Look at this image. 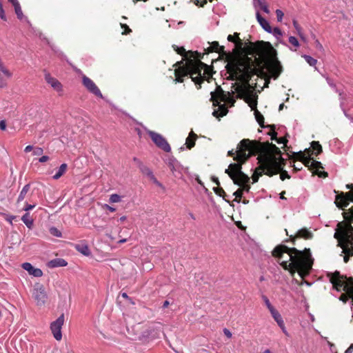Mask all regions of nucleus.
<instances>
[{
	"label": "nucleus",
	"instance_id": "nucleus-1",
	"mask_svg": "<svg viewBox=\"0 0 353 353\" xmlns=\"http://www.w3.org/2000/svg\"><path fill=\"white\" fill-rule=\"evenodd\" d=\"M246 56L234 59L227 63V72L237 74L239 80L248 83L256 75L267 82L270 78L276 79L282 71V66L276 57V51L270 42L258 41L250 42L244 48Z\"/></svg>",
	"mask_w": 353,
	"mask_h": 353
},
{
	"label": "nucleus",
	"instance_id": "nucleus-2",
	"mask_svg": "<svg viewBox=\"0 0 353 353\" xmlns=\"http://www.w3.org/2000/svg\"><path fill=\"white\" fill-rule=\"evenodd\" d=\"M172 48L177 54L186 60L185 64L183 61H178L174 65L177 66L174 70V81L183 83L184 77L190 76L197 89H200L204 80L209 81L212 77L210 66L201 61L203 58V54L198 52H187L183 47H178L176 45H172Z\"/></svg>",
	"mask_w": 353,
	"mask_h": 353
},
{
	"label": "nucleus",
	"instance_id": "nucleus-3",
	"mask_svg": "<svg viewBox=\"0 0 353 353\" xmlns=\"http://www.w3.org/2000/svg\"><path fill=\"white\" fill-rule=\"evenodd\" d=\"M262 145V142L249 139H242L237 145L236 156L234 160L236 163H230L225 173L228 174L235 185H241L243 183H249L250 177L242 172V165L250 157L257 154L259 152H264L265 150Z\"/></svg>",
	"mask_w": 353,
	"mask_h": 353
},
{
	"label": "nucleus",
	"instance_id": "nucleus-4",
	"mask_svg": "<svg viewBox=\"0 0 353 353\" xmlns=\"http://www.w3.org/2000/svg\"><path fill=\"white\" fill-rule=\"evenodd\" d=\"M262 145L266 150L264 152L257 154L260 165L255 169L252 176V183H256L263 172L270 176L280 173L281 179L284 181L287 179V171L283 170L285 160L281 157L280 149L268 141L262 143Z\"/></svg>",
	"mask_w": 353,
	"mask_h": 353
},
{
	"label": "nucleus",
	"instance_id": "nucleus-5",
	"mask_svg": "<svg viewBox=\"0 0 353 353\" xmlns=\"http://www.w3.org/2000/svg\"><path fill=\"white\" fill-rule=\"evenodd\" d=\"M322 152V147L319 144V141H312L311 143V147L308 149H305L304 152H299L297 153L293 152L294 155H296V158L301 160L299 165H296L294 163L292 165L290 162V166L294 167L295 170H299L302 168L303 165L307 167L310 170L317 174L320 177H326L327 173L325 172H321L319 170L323 169V166L321 162L315 161L312 156L318 155Z\"/></svg>",
	"mask_w": 353,
	"mask_h": 353
},
{
	"label": "nucleus",
	"instance_id": "nucleus-6",
	"mask_svg": "<svg viewBox=\"0 0 353 353\" xmlns=\"http://www.w3.org/2000/svg\"><path fill=\"white\" fill-rule=\"evenodd\" d=\"M288 251L290 256L288 261H291L288 263V272L293 275L295 272H297L299 276L303 279L309 273L311 268L307 256L294 248H288Z\"/></svg>",
	"mask_w": 353,
	"mask_h": 353
},
{
	"label": "nucleus",
	"instance_id": "nucleus-7",
	"mask_svg": "<svg viewBox=\"0 0 353 353\" xmlns=\"http://www.w3.org/2000/svg\"><path fill=\"white\" fill-rule=\"evenodd\" d=\"M334 234L336 238L345 254L344 261L347 262L350 256H353V227L350 223H339Z\"/></svg>",
	"mask_w": 353,
	"mask_h": 353
},
{
	"label": "nucleus",
	"instance_id": "nucleus-8",
	"mask_svg": "<svg viewBox=\"0 0 353 353\" xmlns=\"http://www.w3.org/2000/svg\"><path fill=\"white\" fill-rule=\"evenodd\" d=\"M254 116L256 121L259 123V125L261 128H270V132L268 133L269 135L271 136L272 140H276L278 143H283V148L287 147V134H285L283 137H282L280 139H278L276 136L277 133L275 132V125H265L264 124V117L262 114L258 110H254Z\"/></svg>",
	"mask_w": 353,
	"mask_h": 353
},
{
	"label": "nucleus",
	"instance_id": "nucleus-9",
	"mask_svg": "<svg viewBox=\"0 0 353 353\" xmlns=\"http://www.w3.org/2000/svg\"><path fill=\"white\" fill-rule=\"evenodd\" d=\"M230 94V93L229 92H225L221 86L218 85L215 91L211 92L210 100L212 101L213 105L216 106L221 102H225V101H227Z\"/></svg>",
	"mask_w": 353,
	"mask_h": 353
},
{
	"label": "nucleus",
	"instance_id": "nucleus-10",
	"mask_svg": "<svg viewBox=\"0 0 353 353\" xmlns=\"http://www.w3.org/2000/svg\"><path fill=\"white\" fill-rule=\"evenodd\" d=\"M350 201L353 202V191L346 193L341 192L336 195L334 203L339 208L343 209L349 205Z\"/></svg>",
	"mask_w": 353,
	"mask_h": 353
},
{
	"label": "nucleus",
	"instance_id": "nucleus-11",
	"mask_svg": "<svg viewBox=\"0 0 353 353\" xmlns=\"http://www.w3.org/2000/svg\"><path fill=\"white\" fill-rule=\"evenodd\" d=\"M64 323V314H62L56 321H53L50 325V329L54 337L57 341L62 339L61 328Z\"/></svg>",
	"mask_w": 353,
	"mask_h": 353
},
{
	"label": "nucleus",
	"instance_id": "nucleus-12",
	"mask_svg": "<svg viewBox=\"0 0 353 353\" xmlns=\"http://www.w3.org/2000/svg\"><path fill=\"white\" fill-rule=\"evenodd\" d=\"M150 137L153 141V142L161 149L164 150L165 152H170L171 150V148L168 143V141L165 140L164 137H163L161 134L150 132Z\"/></svg>",
	"mask_w": 353,
	"mask_h": 353
},
{
	"label": "nucleus",
	"instance_id": "nucleus-13",
	"mask_svg": "<svg viewBox=\"0 0 353 353\" xmlns=\"http://www.w3.org/2000/svg\"><path fill=\"white\" fill-rule=\"evenodd\" d=\"M82 83L84 87L95 96L103 98V94L94 82L85 75L82 77Z\"/></svg>",
	"mask_w": 353,
	"mask_h": 353
},
{
	"label": "nucleus",
	"instance_id": "nucleus-14",
	"mask_svg": "<svg viewBox=\"0 0 353 353\" xmlns=\"http://www.w3.org/2000/svg\"><path fill=\"white\" fill-rule=\"evenodd\" d=\"M32 296L37 305L42 306L45 304L47 299V294L43 285H39L35 287L33 290Z\"/></svg>",
	"mask_w": 353,
	"mask_h": 353
},
{
	"label": "nucleus",
	"instance_id": "nucleus-15",
	"mask_svg": "<svg viewBox=\"0 0 353 353\" xmlns=\"http://www.w3.org/2000/svg\"><path fill=\"white\" fill-rule=\"evenodd\" d=\"M313 236L312 233L306 228H303L296 232L294 235H288V242L290 241L293 245L297 239L303 238L310 239Z\"/></svg>",
	"mask_w": 353,
	"mask_h": 353
},
{
	"label": "nucleus",
	"instance_id": "nucleus-16",
	"mask_svg": "<svg viewBox=\"0 0 353 353\" xmlns=\"http://www.w3.org/2000/svg\"><path fill=\"white\" fill-rule=\"evenodd\" d=\"M45 80L57 92H61L63 91L61 83L57 79L51 77L49 73L45 74Z\"/></svg>",
	"mask_w": 353,
	"mask_h": 353
},
{
	"label": "nucleus",
	"instance_id": "nucleus-17",
	"mask_svg": "<svg viewBox=\"0 0 353 353\" xmlns=\"http://www.w3.org/2000/svg\"><path fill=\"white\" fill-rule=\"evenodd\" d=\"M30 184H26V185L23 186L18 196L17 201V204L20 203V202L23 201L25 199H27L29 201L32 202V201L30 200V196L32 194L30 193Z\"/></svg>",
	"mask_w": 353,
	"mask_h": 353
},
{
	"label": "nucleus",
	"instance_id": "nucleus-18",
	"mask_svg": "<svg viewBox=\"0 0 353 353\" xmlns=\"http://www.w3.org/2000/svg\"><path fill=\"white\" fill-rule=\"evenodd\" d=\"M22 268L28 272L30 275L36 277H41L43 275V272L41 269L34 268L30 263H23Z\"/></svg>",
	"mask_w": 353,
	"mask_h": 353
},
{
	"label": "nucleus",
	"instance_id": "nucleus-19",
	"mask_svg": "<svg viewBox=\"0 0 353 353\" xmlns=\"http://www.w3.org/2000/svg\"><path fill=\"white\" fill-rule=\"evenodd\" d=\"M206 54H209L210 52H218L219 54H225L226 52L224 51V46H219L218 41H213L210 46L205 50Z\"/></svg>",
	"mask_w": 353,
	"mask_h": 353
},
{
	"label": "nucleus",
	"instance_id": "nucleus-20",
	"mask_svg": "<svg viewBox=\"0 0 353 353\" xmlns=\"http://www.w3.org/2000/svg\"><path fill=\"white\" fill-rule=\"evenodd\" d=\"M285 253H287V245L281 244L274 248L272 252V255L279 260Z\"/></svg>",
	"mask_w": 353,
	"mask_h": 353
},
{
	"label": "nucleus",
	"instance_id": "nucleus-21",
	"mask_svg": "<svg viewBox=\"0 0 353 353\" xmlns=\"http://www.w3.org/2000/svg\"><path fill=\"white\" fill-rule=\"evenodd\" d=\"M270 312H271V314H272V317L276 321V323H278L279 327L282 329L283 332L284 333H285L286 331H285V327L284 322L282 320V318H281V316L280 315V314L275 309H274L272 311H270Z\"/></svg>",
	"mask_w": 353,
	"mask_h": 353
},
{
	"label": "nucleus",
	"instance_id": "nucleus-22",
	"mask_svg": "<svg viewBox=\"0 0 353 353\" xmlns=\"http://www.w3.org/2000/svg\"><path fill=\"white\" fill-rule=\"evenodd\" d=\"M197 135L194 132L191 131L185 140V145L188 149L190 150L194 147Z\"/></svg>",
	"mask_w": 353,
	"mask_h": 353
},
{
	"label": "nucleus",
	"instance_id": "nucleus-23",
	"mask_svg": "<svg viewBox=\"0 0 353 353\" xmlns=\"http://www.w3.org/2000/svg\"><path fill=\"white\" fill-rule=\"evenodd\" d=\"M256 19L261 27L268 32H272V28L269 23L261 17L259 12H256Z\"/></svg>",
	"mask_w": 353,
	"mask_h": 353
},
{
	"label": "nucleus",
	"instance_id": "nucleus-24",
	"mask_svg": "<svg viewBox=\"0 0 353 353\" xmlns=\"http://www.w3.org/2000/svg\"><path fill=\"white\" fill-rule=\"evenodd\" d=\"M219 108L213 112V115L216 117L225 116L228 112L225 104H219Z\"/></svg>",
	"mask_w": 353,
	"mask_h": 353
},
{
	"label": "nucleus",
	"instance_id": "nucleus-25",
	"mask_svg": "<svg viewBox=\"0 0 353 353\" xmlns=\"http://www.w3.org/2000/svg\"><path fill=\"white\" fill-rule=\"evenodd\" d=\"M68 265V263L63 259H54L51 260L48 263V266L50 268H57V267H65Z\"/></svg>",
	"mask_w": 353,
	"mask_h": 353
},
{
	"label": "nucleus",
	"instance_id": "nucleus-26",
	"mask_svg": "<svg viewBox=\"0 0 353 353\" xmlns=\"http://www.w3.org/2000/svg\"><path fill=\"white\" fill-rule=\"evenodd\" d=\"M76 250L85 256H90L91 252L88 245L77 244L75 245Z\"/></svg>",
	"mask_w": 353,
	"mask_h": 353
},
{
	"label": "nucleus",
	"instance_id": "nucleus-27",
	"mask_svg": "<svg viewBox=\"0 0 353 353\" xmlns=\"http://www.w3.org/2000/svg\"><path fill=\"white\" fill-rule=\"evenodd\" d=\"M68 165L66 163H63L59 167L58 171L56 174L52 176L54 180H57L61 178L67 171Z\"/></svg>",
	"mask_w": 353,
	"mask_h": 353
},
{
	"label": "nucleus",
	"instance_id": "nucleus-28",
	"mask_svg": "<svg viewBox=\"0 0 353 353\" xmlns=\"http://www.w3.org/2000/svg\"><path fill=\"white\" fill-rule=\"evenodd\" d=\"M21 220L28 228H32L33 225V219L29 212H26L24 215H23Z\"/></svg>",
	"mask_w": 353,
	"mask_h": 353
},
{
	"label": "nucleus",
	"instance_id": "nucleus-29",
	"mask_svg": "<svg viewBox=\"0 0 353 353\" xmlns=\"http://www.w3.org/2000/svg\"><path fill=\"white\" fill-rule=\"evenodd\" d=\"M0 72L3 73L4 77L6 78H10L12 77V73L9 71V70L5 66L3 63L1 59L0 58Z\"/></svg>",
	"mask_w": 353,
	"mask_h": 353
},
{
	"label": "nucleus",
	"instance_id": "nucleus-30",
	"mask_svg": "<svg viewBox=\"0 0 353 353\" xmlns=\"http://www.w3.org/2000/svg\"><path fill=\"white\" fill-rule=\"evenodd\" d=\"M344 219L346 221H348L351 224V222L353 221V207L348 210V212L343 213Z\"/></svg>",
	"mask_w": 353,
	"mask_h": 353
},
{
	"label": "nucleus",
	"instance_id": "nucleus-31",
	"mask_svg": "<svg viewBox=\"0 0 353 353\" xmlns=\"http://www.w3.org/2000/svg\"><path fill=\"white\" fill-rule=\"evenodd\" d=\"M145 174L150 176L153 182L159 187H162V184L154 177L151 170L148 168L145 169Z\"/></svg>",
	"mask_w": 353,
	"mask_h": 353
},
{
	"label": "nucleus",
	"instance_id": "nucleus-32",
	"mask_svg": "<svg viewBox=\"0 0 353 353\" xmlns=\"http://www.w3.org/2000/svg\"><path fill=\"white\" fill-rule=\"evenodd\" d=\"M213 191L218 196H221L223 199H225V196H226V193L225 192L224 190L222 188H220L219 186L213 188Z\"/></svg>",
	"mask_w": 353,
	"mask_h": 353
},
{
	"label": "nucleus",
	"instance_id": "nucleus-33",
	"mask_svg": "<svg viewBox=\"0 0 353 353\" xmlns=\"http://www.w3.org/2000/svg\"><path fill=\"white\" fill-rule=\"evenodd\" d=\"M303 57L305 59L306 62L311 66H314L317 63L316 59L312 58L309 55H303Z\"/></svg>",
	"mask_w": 353,
	"mask_h": 353
},
{
	"label": "nucleus",
	"instance_id": "nucleus-34",
	"mask_svg": "<svg viewBox=\"0 0 353 353\" xmlns=\"http://www.w3.org/2000/svg\"><path fill=\"white\" fill-rule=\"evenodd\" d=\"M13 6L14 8V11L18 19H22L23 14L20 4L19 3Z\"/></svg>",
	"mask_w": 353,
	"mask_h": 353
},
{
	"label": "nucleus",
	"instance_id": "nucleus-35",
	"mask_svg": "<svg viewBox=\"0 0 353 353\" xmlns=\"http://www.w3.org/2000/svg\"><path fill=\"white\" fill-rule=\"evenodd\" d=\"M243 189H238L234 193V195L235 196L234 201L239 203L241 200V198L243 196Z\"/></svg>",
	"mask_w": 353,
	"mask_h": 353
},
{
	"label": "nucleus",
	"instance_id": "nucleus-36",
	"mask_svg": "<svg viewBox=\"0 0 353 353\" xmlns=\"http://www.w3.org/2000/svg\"><path fill=\"white\" fill-rule=\"evenodd\" d=\"M259 6L261 10H262L263 12H265L267 14L270 13V10L268 8V5L265 3V2L263 1H259Z\"/></svg>",
	"mask_w": 353,
	"mask_h": 353
},
{
	"label": "nucleus",
	"instance_id": "nucleus-37",
	"mask_svg": "<svg viewBox=\"0 0 353 353\" xmlns=\"http://www.w3.org/2000/svg\"><path fill=\"white\" fill-rule=\"evenodd\" d=\"M250 43V42H249L248 43H246L245 46H243V42L240 38H238V39L234 42L236 48L239 50H243V51H244V48L247 45H248Z\"/></svg>",
	"mask_w": 353,
	"mask_h": 353
},
{
	"label": "nucleus",
	"instance_id": "nucleus-38",
	"mask_svg": "<svg viewBox=\"0 0 353 353\" xmlns=\"http://www.w3.org/2000/svg\"><path fill=\"white\" fill-rule=\"evenodd\" d=\"M293 23H294V28H296V30L297 31L298 34L300 36L301 39L303 40V41H305V38L303 34L301 32V27L297 24L296 21H294Z\"/></svg>",
	"mask_w": 353,
	"mask_h": 353
},
{
	"label": "nucleus",
	"instance_id": "nucleus-39",
	"mask_svg": "<svg viewBox=\"0 0 353 353\" xmlns=\"http://www.w3.org/2000/svg\"><path fill=\"white\" fill-rule=\"evenodd\" d=\"M35 206H36L35 203H33L32 204H29V203H28V200H26L25 201V205H24L23 208H22V210L28 212L30 210H32Z\"/></svg>",
	"mask_w": 353,
	"mask_h": 353
},
{
	"label": "nucleus",
	"instance_id": "nucleus-40",
	"mask_svg": "<svg viewBox=\"0 0 353 353\" xmlns=\"http://www.w3.org/2000/svg\"><path fill=\"white\" fill-rule=\"evenodd\" d=\"M50 232L52 235H53L54 236H57V237L61 236V232L57 228L52 227L50 229Z\"/></svg>",
	"mask_w": 353,
	"mask_h": 353
},
{
	"label": "nucleus",
	"instance_id": "nucleus-41",
	"mask_svg": "<svg viewBox=\"0 0 353 353\" xmlns=\"http://www.w3.org/2000/svg\"><path fill=\"white\" fill-rule=\"evenodd\" d=\"M110 201L111 203H119L121 201V196L117 194L110 195Z\"/></svg>",
	"mask_w": 353,
	"mask_h": 353
},
{
	"label": "nucleus",
	"instance_id": "nucleus-42",
	"mask_svg": "<svg viewBox=\"0 0 353 353\" xmlns=\"http://www.w3.org/2000/svg\"><path fill=\"white\" fill-rule=\"evenodd\" d=\"M262 299L265 304V305L267 306V307L269 309L270 312L272 311V310H274V308L273 307V306L271 305L268 298L265 296V295H263L262 296Z\"/></svg>",
	"mask_w": 353,
	"mask_h": 353
},
{
	"label": "nucleus",
	"instance_id": "nucleus-43",
	"mask_svg": "<svg viewBox=\"0 0 353 353\" xmlns=\"http://www.w3.org/2000/svg\"><path fill=\"white\" fill-rule=\"evenodd\" d=\"M121 27L122 29H123L122 34H128L132 32V30L125 23H121Z\"/></svg>",
	"mask_w": 353,
	"mask_h": 353
},
{
	"label": "nucleus",
	"instance_id": "nucleus-44",
	"mask_svg": "<svg viewBox=\"0 0 353 353\" xmlns=\"http://www.w3.org/2000/svg\"><path fill=\"white\" fill-rule=\"evenodd\" d=\"M288 41L296 48L299 47V46L298 40L294 37H290L288 38Z\"/></svg>",
	"mask_w": 353,
	"mask_h": 353
},
{
	"label": "nucleus",
	"instance_id": "nucleus-45",
	"mask_svg": "<svg viewBox=\"0 0 353 353\" xmlns=\"http://www.w3.org/2000/svg\"><path fill=\"white\" fill-rule=\"evenodd\" d=\"M3 76V73L0 72V88H5L7 85L6 79Z\"/></svg>",
	"mask_w": 353,
	"mask_h": 353
},
{
	"label": "nucleus",
	"instance_id": "nucleus-46",
	"mask_svg": "<svg viewBox=\"0 0 353 353\" xmlns=\"http://www.w3.org/2000/svg\"><path fill=\"white\" fill-rule=\"evenodd\" d=\"M198 6L203 7L207 3V0H192Z\"/></svg>",
	"mask_w": 353,
	"mask_h": 353
},
{
	"label": "nucleus",
	"instance_id": "nucleus-47",
	"mask_svg": "<svg viewBox=\"0 0 353 353\" xmlns=\"http://www.w3.org/2000/svg\"><path fill=\"white\" fill-rule=\"evenodd\" d=\"M43 150L39 147L34 148L33 150L34 155L39 156V155H41L43 154Z\"/></svg>",
	"mask_w": 353,
	"mask_h": 353
},
{
	"label": "nucleus",
	"instance_id": "nucleus-48",
	"mask_svg": "<svg viewBox=\"0 0 353 353\" xmlns=\"http://www.w3.org/2000/svg\"><path fill=\"white\" fill-rule=\"evenodd\" d=\"M248 183H243L241 185H238L239 186H240L239 189H243V191L249 192L250 189V186Z\"/></svg>",
	"mask_w": 353,
	"mask_h": 353
},
{
	"label": "nucleus",
	"instance_id": "nucleus-49",
	"mask_svg": "<svg viewBox=\"0 0 353 353\" xmlns=\"http://www.w3.org/2000/svg\"><path fill=\"white\" fill-rule=\"evenodd\" d=\"M228 73H229L230 76L228 77V79L232 80V81L239 80L240 77L237 74H236L233 72H228Z\"/></svg>",
	"mask_w": 353,
	"mask_h": 353
},
{
	"label": "nucleus",
	"instance_id": "nucleus-50",
	"mask_svg": "<svg viewBox=\"0 0 353 353\" xmlns=\"http://www.w3.org/2000/svg\"><path fill=\"white\" fill-rule=\"evenodd\" d=\"M0 18L3 19V21H6V17L5 14L4 10L3 8L2 4L0 2Z\"/></svg>",
	"mask_w": 353,
	"mask_h": 353
},
{
	"label": "nucleus",
	"instance_id": "nucleus-51",
	"mask_svg": "<svg viewBox=\"0 0 353 353\" xmlns=\"http://www.w3.org/2000/svg\"><path fill=\"white\" fill-rule=\"evenodd\" d=\"M225 103H230L231 105H234V104L235 103V99L232 96V94H230V95L228 97V100L225 101Z\"/></svg>",
	"mask_w": 353,
	"mask_h": 353
},
{
	"label": "nucleus",
	"instance_id": "nucleus-52",
	"mask_svg": "<svg viewBox=\"0 0 353 353\" xmlns=\"http://www.w3.org/2000/svg\"><path fill=\"white\" fill-rule=\"evenodd\" d=\"M276 14L277 20L279 21H281L284 15L283 12L280 10H276Z\"/></svg>",
	"mask_w": 353,
	"mask_h": 353
},
{
	"label": "nucleus",
	"instance_id": "nucleus-53",
	"mask_svg": "<svg viewBox=\"0 0 353 353\" xmlns=\"http://www.w3.org/2000/svg\"><path fill=\"white\" fill-rule=\"evenodd\" d=\"M0 129L5 130L6 129V123L4 120L0 121Z\"/></svg>",
	"mask_w": 353,
	"mask_h": 353
},
{
	"label": "nucleus",
	"instance_id": "nucleus-54",
	"mask_svg": "<svg viewBox=\"0 0 353 353\" xmlns=\"http://www.w3.org/2000/svg\"><path fill=\"white\" fill-rule=\"evenodd\" d=\"M48 156H42L41 158H39V161L40 163H44L49 160Z\"/></svg>",
	"mask_w": 353,
	"mask_h": 353
},
{
	"label": "nucleus",
	"instance_id": "nucleus-55",
	"mask_svg": "<svg viewBox=\"0 0 353 353\" xmlns=\"http://www.w3.org/2000/svg\"><path fill=\"white\" fill-rule=\"evenodd\" d=\"M223 332L225 334V335L228 337V338H231L232 337V333L231 332L227 329V328H225L223 330Z\"/></svg>",
	"mask_w": 353,
	"mask_h": 353
},
{
	"label": "nucleus",
	"instance_id": "nucleus-56",
	"mask_svg": "<svg viewBox=\"0 0 353 353\" xmlns=\"http://www.w3.org/2000/svg\"><path fill=\"white\" fill-rule=\"evenodd\" d=\"M211 179L217 186H220V182L217 177L213 176L211 177Z\"/></svg>",
	"mask_w": 353,
	"mask_h": 353
},
{
	"label": "nucleus",
	"instance_id": "nucleus-57",
	"mask_svg": "<svg viewBox=\"0 0 353 353\" xmlns=\"http://www.w3.org/2000/svg\"><path fill=\"white\" fill-rule=\"evenodd\" d=\"M228 40L230 42L234 43L237 39H236V38H234V34L233 35L229 34L228 36Z\"/></svg>",
	"mask_w": 353,
	"mask_h": 353
},
{
	"label": "nucleus",
	"instance_id": "nucleus-58",
	"mask_svg": "<svg viewBox=\"0 0 353 353\" xmlns=\"http://www.w3.org/2000/svg\"><path fill=\"white\" fill-rule=\"evenodd\" d=\"M236 150L234 151V150H230L228 152V156L232 157L233 158L236 156Z\"/></svg>",
	"mask_w": 353,
	"mask_h": 353
},
{
	"label": "nucleus",
	"instance_id": "nucleus-59",
	"mask_svg": "<svg viewBox=\"0 0 353 353\" xmlns=\"http://www.w3.org/2000/svg\"><path fill=\"white\" fill-rule=\"evenodd\" d=\"M274 34H276V35H281V31L279 28H275L274 29Z\"/></svg>",
	"mask_w": 353,
	"mask_h": 353
},
{
	"label": "nucleus",
	"instance_id": "nucleus-60",
	"mask_svg": "<svg viewBox=\"0 0 353 353\" xmlns=\"http://www.w3.org/2000/svg\"><path fill=\"white\" fill-rule=\"evenodd\" d=\"M32 150H34L33 149V147L32 145H27L25 149H24V151L26 152H30Z\"/></svg>",
	"mask_w": 353,
	"mask_h": 353
},
{
	"label": "nucleus",
	"instance_id": "nucleus-61",
	"mask_svg": "<svg viewBox=\"0 0 353 353\" xmlns=\"http://www.w3.org/2000/svg\"><path fill=\"white\" fill-rule=\"evenodd\" d=\"M14 219H15L14 216H9L6 219V221H8L10 223H12V220Z\"/></svg>",
	"mask_w": 353,
	"mask_h": 353
},
{
	"label": "nucleus",
	"instance_id": "nucleus-62",
	"mask_svg": "<svg viewBox=\"0 0 353 353\" xmlns=\"http://www.w3.org/2000/svg\"><path fill=\"white\" fill-rule=\"evenodd\" d=\"M280 265L285 270H287V261H282Z\"/></svg>",
	"mask_w": 353,
	"mask_h": 353
},
{
	"label": "nucleus",
	"instance_id": "nucleus-63",
	"mask_svg": "<svg viewBox=\"0 0 353 353\" xmlns=\"http://www.w3.org/2000/svg\"><path fill=\"white\" fill-rule=\"evenodd\" d=\"M105 206H106V208H107L109 211H110V212H115V210H116V209H115L114 208L111 207V206H110V205H106Z\"/></svg>",
	"mask_w": 353,
	"mask_h": 353
},
{
	"label": "nucleus",
	"instance_id": "nucleus-64",
	"mask_svg": "<svg viewBox=\"0 0 353 353\" xmlns=\"http://www.w3.org/2000/svg\"><path fill=\"white\" fill-rule=\"evenodd\" d=\"M8 1L12 4V6H15V5L19 3L17 0H8Z\"/></svg>",
	"mask_w": 353,
	"mask_h": 353
}]
</instances>
